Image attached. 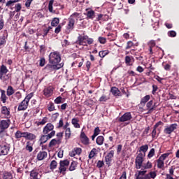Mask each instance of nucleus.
<instances>
[{
    "label": "nucleus",
    "instance_id": "nucleus-17",
    "mask_svg": "<svg viewBox=\"0 0 179 179\" xmlns=\"http://www.w3.org/2000/svg\"><path fill=\"white\" fill-rule=\"evenodd\" d=\"M157 107V103L156 102H153L152 100H150L146 103L147 110H152L155 111Z\"/></svg>",
    "mask_w": 179,
    "mask_h": 179
},
{
    "label": "nucleus",
    "instance_id": "nucleus-47",
    "mask_svg": "<svg viewBox=\"0 0 179 179\" xmlns=\"http://www.w3.org/2000/svg\"><path fill=\"white\" fill-rule=\"evenodd\" d=\"M146 176H149V178H156V176H157V174L156 173V172L155 171H151L149 173L146 174Z\"/></svg>",
    "mask_w": 179,
    "mask_h": 179
},
{
    "label": "nucleus",
    "instance_id": "nucleus-48",
    "mask_svg": "<svg viewBox=\"0 0 179 179\" xmlns=\"http://www.w3.org/2000/svg\"><path fill=\"white\" fill-rule=\"evenodd\" d=\"M66 139H69L71 138V128H67L66 129Z\"/></svg>",
    "mask_w": 179,
    "mask_h": 179
},
{
    "label": "nucleus",
    "instance_id": "nucleus-26",
    "mask_svg": "<svg viewBox=\"0 0 179 179\" xmlns=\"http://www.w3.org/2000/svg\"><path fill=\"white\" fill-rule=\"evenodd\" d=\"M54 2H55V0H50L48 3V10L50 13H55V10H54L53 8V5L55 6V3H54Z\"/></svg>",
    "mask_w": 179,
    "mask_h": 179
},
{
    "label": "nucleus",
    "instance_id": "nucleus-19",
    "mask_svg": "<svg viewBox=\"0 0 179 179\" xmlns=\"http://www.w3.org/2000/svg\"><path fill=\"white\" fill-rule=\"evenodd\" d=\"M80 140L82 143H83V145H89V138L86 136V134H85V132L81 131L80 134Z\"/></svg>",
    "mask_w": 179,
    "mask_h": 179
},
{
    "label": "nucleus",
    "instance_id": "nucleus-20",
    "mask_svg": "<svg viewBox=\"0 0 179 179\" xmlns=\"http://www.w3.org/2000/svg\"><path fill=\"white\" fill-rule=\"evenodd\" d=\"M29 179H40V178H38V170H37V169H34L30 172Z\"/></svg>",
    "mask_w": 179,
    "mask_h": 179
},
{
    "label": "nucleus",
    "instance_id": "nucleus-50",
    "mask_svg": "<svg viewBox=\"0 0 179 179\" xmlns=\"http://www.w3.org/2000/svg\"><path fill=\"white\" fill-rule=\"evenodd\" d=\"M54 101L55 104H61L62 103V96H57Z\"/></svg>",
    "mask_w": 179,
    "mask_h": 179
},
{
    "label": "nucleus",
    "instance_id": "nucleus-18",
    "mask_svg": "<svg viewBox=\"0 0 179 179\" xmlns=\"http://www.w3.org/2000/svg\"><path fill=\"white\" fill-rule=\"evenodd\" d=\"M86 39H87V36H79L78 37L77 44H79V45H87Z\"/></svg>",
    "mask_w": 179,
    "mask_h": 179
},
{
    "label": "nucleus",
    "instance_id": "nucleus-13",
    "mask_svg": "<svg viewBox=\"0 0 179 179\" xmlns=\"http://www.w3.org/2000/svg\"><path fill=\"white\" fill-rule=\"evenodd\" d=\"M8 72H9L8 67H6V66H5L3 64L1 65L0 67V79L1 80H3V79L5 78V76H3L6 75V73H8Z\"/></svg>",
    "mask_w": 179,
    "mask_h": 179
},
{
    "label": "nucleus",
    "instance_id": "nucleus-4",
    "mask_svg": "<svg viewBox=\"0 0 179 179\" xmlns=\"http://www.w3.org/2000/svg\"><path fill=\"white\" fill-rule=\"evenodd\" d=\"M49 62L50 64H58L59 62H61V55L59 52H52L49 55Z\"/></svg>",
    "mask_w": 179,
    "mask_h": 179
},
{
    "label": "nucleus",
    "instance_id": "nucleus-8",
    "mask_svg": "<svg viewBox=\"0 0 179 179\" xmlns=\"http://www.w3.org/2000/svg\"><path fill=\"white\" fill-rule=\"evenodd\" d=\"M69 166V160L64 159L63 161H60L59 162V172L65 174V171H66V169Z\"/></svg>",
    "mask_w": 179,
    "mask_h": 179
},
{
    "label": "nucleus",
    "instance_id": "nucleus-34",
    "mask_svg": "<svg viewBox=\"0 0 179 179\" xmlns=\"http://www.w3.org/2000/svg\"><path fill=\"white\" fill-rule=\"evenodd\" d=\"M25 134H26V132H22L20 131H17L15 134V136L16 139H19L20 138H24Z\"/></svg>",
    "mask_w": 179,
    "mask_h": 179
},
{
    "label": "nucleus",
    "instance_id": "nucleus-35",
    "mask_svg": "<svg viewBox=\"0 0 179 179\" xmlns=\"http://www.w3.org/2000/svg\"><path fill=\"white\" fill-rule=\"evenodd\" d=\"M96 142L97 145H101L104 143V137L103 136H99L96 138Z\"/></svg>",
    "mask_w": 179,
    "mask_h": 179
},
{
    "label": "nucleus",
    "instance_id": "nucleus-40",
    "mask_svg": "<svg viewBox=\"0 0 179 179\" xmlns=\"http://www.w3.org/2000/svg\"><path fill=\"white\" fill-rule=\"evenodd\" d=\"M109 53H110V52H108V50H101L99 52V56L101 58H104V57H106V55H108Z\"/></svg>",
    "mask_w": 179,
    "mask_h": 179
},
{
    "label": "nucleus",
    "instance_id": "nucleus-55",
    "mask_svg": "<svg viewBox=\"0 0 179 179\" xmlns=\"http://www.w3.org/2000/svg\"><path fill=\"white\" fill-rule=\"evenodd\" d=\"M169 37H176L177 36V33L175 31H169L168 32Z\"/></svg>",
    "mask_w": 179,
    "mask_h": 179
},
{
    "label": "nucleus",
    "instance_id": "nucleus-60",
    "mask_svg": "<svg viewBox=\"0 0 179 179\" xmlns=\"http://www.w3.org/2000/svg\"><path fill=\"white\" fill-rule=\"evenodd\" d=\"M14 96L17 100H20V99H22V93H20V92H15Z\"/></svg>",
    "mask_w": 179,
    "mask_h": 179
},
{
    "label": "nucleus",
    "instance_id": "nucleus-51",
    "mask_svg": "<svg viewBox=\"0 0 179 179\" xmlns=\"http://www.w3.org/2000/svg\"><path fill=\"white\" fill-rule=\"evenodd\" d=\"M76 169V162H73L71 164V166L69 167V171H73V170H75Z\"/></svg>",
    "mask_w": 179,
    "mask_h": 179
},
{
    "label": "nucleus",
    "instance_id": "nucleus-59",
    "mask_svg": "<svg viewBox=\"0 0 179 179\" xmlns=\"http://www.w3.org/2000/svg\"><path fill=\"white\" fill-rule=\"evenodd\" d=\"M148 45L149 47H151L153 48V47L156 46V41L151 40L148 42Z\"/></svg>",
    "mask_w": 179,
    "mask_h": 179
},
{
    "label": "nucleus",
    "instance_id": "nucleus-16",
    "mask_svg": "<svg viewBox=\"0 0 179 179\" xmlns=\"http://www.w3.org/2000/svg\"><path fill=\"white\" fill-rule=\"evenodd\" d=\"M54 129V125L51 123H48L43 128V134L47 135L49 132H51Z\"/></svg>",
    "mask_w": 179,
    "mask_h": 179
},
{
    "label": "nucleus",
    "instance_id": "nucleus-14",
    "mask_svg": "<svg viewBox=\"0 0 179 179\" xmlns=\"http://www.w3.org/2000/svg\"><path fill=\"white\" fill-rule=\"evenodd\" d=\"M52 93H54L53 87L50 86L43 90V94L45 97H51V96H52Z\"/></svg>",
    "mask_w": 179,
    "mask_h": 179
},
{
    "label": "nucleus",
    "instance_id": "nucleus-5",
    "mask_svg": "<svg viewBox=\"0 0 179 179\" xmlns=\"http://www.w3.org/2000/svg\"><path fill=\"white\" fill-rule=\"evenodd\" d=\"M170 156V153L162 154L157 160V167L162 170H164V161L167 159V157Z\"/></svg>",
    "mask_w": 179,
    "mask_h": 179
},
{
    "label": "nucleus",
    "instance_id": "nucleus-44",
    "mask_svg": "<svg viewBox=\"0 0 179 179\" xmlns=\"http://www.w3.org/2000/svg\"><path fill=\"white\" fill-rule=\"evenodd\" d=\"M57 161L52 160L50 165V170H54V169H57Z\"/></svg>",
    "mask_w": 179,
    "mask_h": 179
},
{
    "label": "nucleus",
    "instance_id": "nucleus-29",
    "mask_svg": "<svg viewBox=\"0 0 179 179\" xmlns=\"http://www.w3.org/2000/svg\"><path fill=\"white\" fill-rule=\"evenodd\" d=\"M148 149H149V145H147V144H145V145H141V146L140 147V148H139V152H140V153H141V152H143V153H144V154H143V155H145V156H146V152H148Z\"/></svg>",
    "mask_w": 179,
    "mask_h": 179
},
{
    "label": "nucleus",
    "instance_id": "nucleus-27",
    "mask_svg": "<svg viewBox=\"0 0 179 179\" xmlns=\"http://www.w3.org/2000/svg\"><path fill=\"white\" fill-rule=\"evenodd\" d=\"M110 93H112L113 96H120V94H121V91H120L116 87H112L110 89Z\"/></svg>",
    "mask_w": 179,
    "mask_h": 179
},
{
    "label": "nucleus",
    "instance_id": "nucleus-37",
    "mask_svg": "<svg viewBox=\"0 0 179 179\" xmlns=\"http://www.w3.org/2000/svg\"><path fill=\"white\" fill-rule=\"evenodd\" d=\"M149 100H150V95H146L141 99V101L140 103L141 104H146V103H148Z\"/></svg>",
    "mask_w": 179,
    "mask_h": 179
},
{
    "label": "nucleus",
    "instance_id": "nucleus-38",
    "mask_svg": "<svg viewBox=\"0 0 179 179\" xmlns=\"http://www.w3.org/2000/svg\"><path fill=\"white\" fill-rule=\"evenodd\" d=\"M48 137L47 136V135H43L41 136V138L39 140L40 141V145H43L44 143H45V142H47V141H48Z\"/></svg>",
    "mask_w": 179,
    "mask_h": 179
},
{
    "label": "nucleus",
    "instance_id": "nucleus-3",
    "mask_svg": "<svg viewBox=\"0 0 179 179\" xmlns=\"http://www.w3.org/2000/svg\"><path fill=\"white\" fill-rule=\"evenodd\" d=\"M31 97H33V93H30L26 96L24 99L18 105V111H24L27 110V107H29V102L30 101Z\"/></svg>",
    "mask_w": 179,
    "mask_h": 179
},
{
    "label": "nucleus",
    "instance_id": "nucleus-54",
    "mask_svg": "<svg viewBox=\"0 0 179 179\" xmlns=\"http://www.w3.org/2000/svg\"><path fill=\"white\" fill-rule=\"evenodd\" d=\"M131 61H132V57L126 56L125 57V62L127 65L131 64Z\"/></svg>",
    "mask_w": 179,
    "mask_h": 179
},
{
    "label": "nucleus",
    "instance_id": "nucleus-33",
    "mask_svg": "<svg viewBox=\"0 0 179 179\" xmlns=\"http://www.w3.org/2000/svg\"><path fill=\"white\" fill-rule=\"evenodd\" d=\"M71 123L73 125L74 128H80V124H79V120L77 118H73Z\"/></svg>",
    "mask_w": 179,
    "mask_h": 179
},
{
    "label": "nucleus",
    "instance_id": "nucleus-32",
    "mask_svg": "<svg viewBox=\"0 0 179 179\" xmlns=\"http://www.w3.org/2000/svg\"><path fill=\"white\" fill-rule=\"evenodd\" d=\"M1 100L2 103H6V100H8V96H6V94H5V90H1Z\"/></svg>",
    "mask_w": 179,
    "mask_h": 179
},
{
    "label": "nucleus",
    "instance_id": "nucleus-43",
    "mask_svg": "<svg viewBox=\"0 0 179 179\" xmlns=\"http://www.w3.org/2000/svg\"><path fill=\"white\" fill-rule=\"evenodd\" d=\"M87 16L88 19H94V10H90L87 13Z\"/></svg>",
    "mask_w": 179,
    "mask_h": 179
},
{
    "label": "nucleus",
    "instance_id": "nucleus-7",
    "mask_svg": "<svg viewBox=\"0 0 179 179\" xmlns=\"http://www.w3.org/2000/svg\"><path fill=\"white\" fill-rule=\"evenodd\" d=\"M177 127H178L177 123H173L169 126H166L165 129H164V133L166 134V135H171V134H173V132L177 129Z\"/></svg>",
    "mask_w": 179,
    "mask_h": 179
},
{
    "label": "nucleus",
    "instance_id": "nucleus-57",
    "mask_svg": "<svg viewBox=\"0 0 179 179\" xmlns=\"http://www.w3.org/2000/svg\"><path fill=\"white\" fill-rule=\"evenodd\" d=\"M15 12H20L22 10V4L17 3L15 6Z\"/></svg>",
    "mask_w": 179,
    "mask_h": 179
},
{
    "label": "nucleus",
    "instance_id": "nucleus-12",
    "mask_svg": "<svg viewBox=\"0 0 179 179\" xmlns=\"http://www.w3.org/2000/svg\"><path fill=\"white\" fill-rule=\"evenodd\" d=\"M9 153V146L6 144L0 145V156H6Z\"/></svg>",
    "mask_w": 179,
    "mask_h": 179
},
{
    "label": "nucleus",
    "instance_id": "nucleus-10",
    "mask_svg": "<svg viewBox=\"0 0 179 179\" xmlns=\"http://www.w3.org/2000/svg\"><path fill=\"white\" fill-rule=\"evenodd\" d=\"M132 120V115L131 112H127L122 115L120 118V122H126L127 121H131Z\"/></svg>",
    "mask_w": 179,
    "mask_h": 179
},
{
    "label": "nucleus",
    "instance_id": "nucleus-63",
    "mask_svg": "<svg viewBox=\"0 0 179 179\" xmlns=\"http://www.w3.org/2000/svg\"><path fill=\"white\" fill-rule=\"evenodd\" d=\"M40 66H44L45 65V59L41 58L39 63Z\"/></svg>",
    "mask_w": 179,
    "mask_h": 179
},
{
    "label": "nucleus",
    "instance_id": "nucleus-6",
    "mask_svg": "<svg viewBox=\"0 0 179 179\" xmlns=\"http://www.w3.org/2000/svg\"><path fill=\"white\" fill-rule=\"evenodd\" d=\"M64 66V63H60L59 64H48L45 69L48 71V72H52L53 71H58V69H61Z\"/></svg>",
    "mask_w": 179,
    "mask_h": 179
},
{
    "label": "nucleus",
    "instance_id": "nucleus-21",
    "mask_svg": "<svg viewBox=\"0 0 179 179\" xmlns=\"http://www.w3.org/2000/svg\"><path fill=\"white\" fill-rule=\"evenodd\" d=\"M73 26H75V19L69 17V22L66 26L67 30H73Z\"/></svg>",
    "mask_w": 179,
    "mask_h": 179
},
{
    "label": "nucleus",
    "instance_id": "nucleus-39",
    "mask_svg": "<svg viewBox=\"0 0 179 179\" xmlns=\"http://www.w3.org/2000/svg\"><path fill=\"white\" fill-rule=\"evenodd\" d=\"M96 154H97V149L93 148L89 154V156H88L89 159H93V157H94V156H96Z\"/></svg>",
    "mask_w": 179,
    "mask_h": 179
},
{
    "label": "nucleus",
    "instance_id": "nucleus-1",
    "mask_svg": "<svg viewBox=\"0 0 179 179\" xmlns=\"http://www.w3.org/2000/svg\"><path fill=\"white\" fill-rule=\"evenodd\" d=\"M145 157V155L142 153H138L135 159V167L136 170H149L153 167V164L150 162H148L145 164H143V158Z\"/></svg>",
    "mask_w": 179,
    "mask_h": 179
},
{
    "label": "nucleus",
    "instance_id": "nucleus-56",
    "mask_svg": "<svg viewBox=\"0 0 179 179\" xmlns=\"http://www.w3.org/2000/svg\"><path fill=\"white\" fill-rule=\"evenodd\" d=\"M99 41L101 44H106V43H107V39H106L104 37L100 36L99 38Z\"/></svg>",
    "mask_w": 179,
    "mask_h": 179
},
{
    "label": "nucleus",
    "instance_id": "nucleus-15",
    "mask_svg": "<svg viewBox=\"0 0 179 179\" xmlns=\"http://www.w3.org/2000/svg\"><path fill=\"white\" fill-rule=\"evenodd\" d=\"M48 156V153H47V152L45 151H40L36 156V159L37 160H38V162H41V160H45V159H47Z\"/></svg>",
    "mask_w": 179,
    "mask_h": 179
},
{
    "label": "nucleus",
    "instance_id": "nucleus-62",
    "mask_svg": "<svg viewBox=\"0 0 179 179\" xmlns=\"http://www.w3.org/2000/svg\"><path fill=\"white\" fill-rule=\"evenodd\" d=\"M133 45L134 43L132 41H128L126 46V50H129V48H131Z\"/></svg>",
    "mask_w": 179,
    "mask_h": 179
},
{
    "label": "nucleus",
    "instance_id": "nucleus-45",
    "mask_svg": "<svg viewBox=\"0 0 179 179\" xmlns=\"http://www.w3.org/2000/svg\"><path fill=\"white\" fill-rule=\"evenodd\" d=\"M48 111H54L55 110V106L54 105V103L50 102L48 107Z\"/></svg>",
    "mask_w": 179,
    "mask_h": 179
},
{
    "label": "nucleus",
    "instance_id": "nucleus-23",
    "mask_svg": "<svg viewBox=\"0 0 179 179\" xmlns=\"http://www.w3.org/2000/svg\"><path fill=\"white\" fill-rule=\"evenodd\" d=\"M1 113L3 114L6 118H9V117H10V111L6 106H3L1 108Z\"/></svg>",
    "mask_w": 179,
    "mask_h": 179
},
{
    "label": "nucleus",
    "instance_id": "nucleus-28",
    "mask_svg": "<svg viewBox=\"0 0 179 179\" xmlns=\"http://www.w3.org/2000/svg\"><path fill=\"white\" fill-rule=\"evenodd\" d=\"M25 150L29 153H31V152H33V143L27 141L26 143Z\"/></svg>",
    "mask_w": 179,
    "mask_h": 179
},
{
    "label": "nucleus",
    "instance_id": "nucleus-53",
    "mask_svg": "<svg viewBox=\"0 0 179 179\" xmlns=\"http://www.w3.org/2000/svg\"><path fill=\"white\" fill-rule=\"evenodd\" d=\"M48 120V118L47 117H43L42 120L38 123V125H44L47 122Z\"/></svg>",
    "mask_w": 179,
    "mask_h": 179
},
{
    "label": "nucleus",
    "instance_id": "nucleus-22",
    "mask_svg": "<svg viewBox=\"0 0 179 179\" xmlns=\"http://www.w3.org/2000/svg\"><path fill=\"white\" fill-rule=\"evenodd\" d=\"M82 153V148H75L73 151L70 152V156L71 157H74L76 155H80Z\"/></svg>",
    "mask_w": 179,
    "mask_h": 179
},
{
    "label": "nucleus",
    "instance_id": "nucleus-64",
    "mask_svg": "<svg viewBox=\"0 0 179 179\" xmlns=\"http://www.w3.org/2000/svg\"><path fill=\"white\" fill-rule=\"evenodd\" d=\"M31 2H33V0H27L25 3L26 8H30V5H31Z\"/></svg>",
    "mask_w": 179,
    "mask_h": 179
},
{
    "label": "nucleus",
    "instance_id": "nucleus-24",
    "mask_svg": "<svg viewBox=\"0 0 179 179\" xmlns=\"http://www.w3.org/2000/svg\"><path fill=\"white\" fill-rule=\"evenodd\" d=\"M61 143V138H53L49 143V148H52V146H55V145H60Z\"/></svg>",
    "mask_w": 179,
    "mask_h": 179
},
{
    "label": "nucleus",
    "instance_id": "nucleus-31",
    "mask_svg": "<svg viewBox=\"0 0 179 179\" xmlns=\"http://www.w3.org/2000/svg\"><path fill=\"white\" fill-rule=\"evenodd\" d=\"M6 93H7V96H10L13 94H15V89H13V87L9 85L7 88Z\"/></svg>",
    "mask_w": 179,
    "mask_h": 179
},
{
    "label": "nucleus",
    "instance_id": "nucleus-9",
    "mask_svg": "<svg viewBox=\"0 0 179 179\" xmlns=\"http://www.w3.org/2000/svg\"><path fill=\"white\" fill-rule=\"evenodd\" d=\"M148 171H137L134 175L136 179H150L149 175H146Z\"/></svg>",
    "mask_w": 179,
    "mask_h": 179
},
{
    "label": "nucleus",
    "instance_id": "nucleus-11",
    "mask_svg": "<svg viewBox=\"0 0 179 179\" xmlns=\"http://www.w3.org/2000/svg\"><path fill=\"white\" fill-rule=\"evenodd\" d=\"M113 157H114V150H110L109 153L105 157V162L107 166L111 165V162H113Z\"/></svg>",
    "mask_w": 179,
    "mask_h": 179
},
{
    "label": "nucleus",
    "instance_id": "nucleus-46",
    "mask_svg": "<svg viewBox=\"0 0 179 179\" xmlns=\"http://www.w3.org/2000/svg\"><path fill=\"white\" fill-rule=\"evenodd\" d=\"M155 148H152L150 152H148V159H152V157H153V156H155Z\"/></svg>",
    "mask_w": 179,
    "mask_h": 179
},
{
    "label": "nucleus",
    "instance_id": "nucleus-36",
    "mask_svg": "<svg viewBox=\"0 0 179 179\" xmlns=\"http://www.w3.org/2000/svg\"><path fill=\"white\" fill-rule=\"evenodd\" d=\"M59 24V18L58 17H55L51 22V26L53 27H56V26H58Z\"/></svg>",
    "mask_w": 179,
    "mask_h": 179
},
{
    "label": "nucleus",
    "instance_id": "nucleus-41",
    "mask_svg": "<svg viewBox=\"0 0 179 179\" xmlns=\"http://www.w3.org/2000/svg\"><path fill=\"white\" fill-rule=\"evenodd\" d=\"M17 2H19V0H9L6 2V6L9 8V6H13V4L16 3Z\"/></svg>",
    "mask_w": 179,
    "mask_h": 179
},
{
    "label": "nucleus",
    "instance_id": "nucleus-25",
    "mask_svg": "<svg viewBox=\"0 0 179 179\" xmlns=\"http://www.w3.org/2000/svg\"><path fill=\"white\" fill-rule=\"evenodd\" d=\"M25 139H27L28 141H34V139H36V135L29 133V132H25V136L24 137Z\"/></svg>",
    "mask_w": 179,
    "mask_h": 179
},
{
    "label": "nucleus",
    "instance_id": "nucleus-52",
    "mask_svg": "<svg viewBox=\"0 0 179 179\" xmlns=\"http://www.w3.org/2000/svg\"><path fill=\"white\" fill-rule=\"evenodd\" d=\"M6 44V39H5V36L0 38V47L2 45H5Z\"/></svg>",
    "mask_w": 179,
    "mask_h": 179
},
{
    "label": "nucleus",
    "instance_id": "nucleus-61",
    "mask_svg": "<svg viewBox=\"0 0 179 179\" xmlns=\"http://www.w3.org/2000/svg\"><path fill=\"white\" fill-rule=\"evenodd\" d=\"M5 26V20L3 18H0V30H2Z\"/></svg>",
    "mask_w": 179,
    "mask_h": 179
},
{
    "label": "nucleus",
    "instance_id": "nucleus-49",
    "mask_svg": "<svg viewBox=\"0 0 179 179\" xmlns=\"http://www.w3.org/2000/svg\"><path fill=\"white\" fill-rule=\"evenodd\" d=\"M104 166V161L99 160L96 163V167L98 169H101V167H103Z\"/></svg>",
    "mask_w": 179,
    "mask_h": 179
},
{
    "label": "nucleus",
    "instance_id": "nucleus-58",
    "mask_svg": "<svg viewBox=\"0 0 179 179\" xmlns=\"http://www.w3.org/2000/svg\"><path fill=\"white\" fill-rule=\"evenodd\" d=\"M48 138L51 139L53 136H55V131L52 130L50 134L48 133Z\"/></svg>",
    "mask_w": 179,
    "mask_h": 179
},
{
    "label": "nucleus",
    "instance_id": "nucleus-2",
    "mask_svg": "<svg viewBox=\"0 0 179 179\" xmlns=\"http://www.w3.org/2000/svg\"><path fill=\"white\" fill-rule=\"evenodd\" d=\"M9 125H10V120L9 119L3 120L0 122V138L8 136V133L5 129H8Z\"/></svg>",
    "mask_w": 179,
    "mask_h": 179
},
{
    "label": "nucleus",
    "instance_id": "nucleus-30",
    "mask_svg": "<svg viewBox=\"0 0 179 179\" xmlns=\"http://www.w3.org/2000/svg\"><path fill=\"white\" fill-rule=\"evenodd\" d=\"M3 179H13V174L12 172H3Z\"/></svg>",
    "mask_w": 179,
    "mask_h": 179
},
{
    "label": "nucleus",
    "instance_id": "nucleus-42",
    "mask_svg": "<svg viewBox=\"0 0 179 179\" xmlns=\"http://www.w3.org/2000/svg\"><path fill=\"white\" fill-rule=\"evenodd\" d=\"M108 100H110V96L103 94L100 98H99V101L102 102V101H107Z\"/></svg>",
    "mask_w": 179,
    "mask_h": 179
}]
</instances>
